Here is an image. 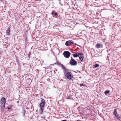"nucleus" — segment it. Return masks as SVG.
I'll list each match as a JSON object with an SVG mask.
<instances>
[{
	"instance_id": "6",
	"label": "nucleus",
	"mask_w": 121,
	"mask_h": 121,
	"mask_svg": "<svg viewBox=\"0 0 121 121\" xmlns=\"http://www.w3.org/2000/svg\"><path fill=\"white\" fill-rule=\"evenodd\" d=\"M66 76L67 78L69 79H71L73 77L72 76L69 72H68L67 73Z\"/></svg>"
},
{
	"instance_id": "26",
	"label": "nucleus",
	"mask_w": 121,
	"mask_h": 121,
	"mask_svg": "<svg viewBox=\"0 0 121 121\" xmlns=\"http://www.w3.org/2000/svg\"><path fill=\"white\" fill-rule=\"evenodd\" d=\"M78 14H79V13H78Z\"/></svg>"
},
{
	"instance_id": "15",
	"label": "nucleus",
	"mask_w": 121,
	"mask_h": 121,
	"mask_svg": "<svg viewBox=\"0 0 121 121\" xmlns=\"http://www.w3.org/2000/svg\"><path fill=\"white\" fill-rule=\"evenodd\" d=\"M80 85L81 87L82 86H85V85L83 83L81 84Z\"/></svg>"
},
{
	"instance_id": "25",
	"label": "nucleus",
	"mask_w": 121,
	"mask_h": 121,
	"mask_svg": "<svg viewBox=\"0 0 121 121\" xmlns=\"http://www.w3.org/2000/svg\"><path fill=\"white\" fill-rule=\"evenodd\" d=\"M77 46H78V45H77ZM79 46V47H80V46Z\"/></svg>"
},
{
	"instance_id": "9",
	"label": "nucleus",
	"mask_w": 121,
	"mask_h": 121,
	"mask_svg": "<svg viewBox=\"0 0 121 121\" xmlns=\"http://www.w3.org/2000/svg\"><path fill=\"white\" fill-rule=\"evenodd\" d=\"M99 66V65L98 64H96L95 65H94L93 66V68H97Z\"/></svg>"
},
{
	"instance_id": "18",
	"label": "nucleus",
	"mask_w": 121,
	"mask_h": 121,
	"mask_svg": "<svg viewBox=\"0 0 121 121\" xmlns=\"http://www.w3.org/2000/svg\"><path fill=\"white\" fill-rule=\"evenodd\" d=\"M54 13L53 12H52V15H53Z\"/></svg>"
},
{
	"instance_id": "22",
	"label": "nucleus",
	"mask_w": 121,
	"mask_h": 121,
	"mask_svg": "<svg viewBox=\"0 0 121 121\" xmlns=\"http://www.w3.org/2000/svg\"><path fill=\"white\" fill-rule=\"evenodd\" d=\"M77 49H78L79 48L78 47H77Z\"/></svg>"
},
{
	"instance_id": "3",
	"label": "nucleus",
	"mask_w": 121,
	"mask_h": 121,
	"mask_svg": "<svg viewBox=\"0 0 121 121\" xmlns=\"http://www.w3.org/2000/svg\"><path fill=\"white\" fill-rule=\"evenodd\" d=\"M63 54L64 56L67 58L69 57L70 55V53L67 51H65L64 52Z\"/></svg>"
},
{
	"instance_id": "5",
	"label": "nucleus",
	"mask_w": 121,
	"mask_h": 121,
	"mask_svg": "<svg viewBox=\"0 0 121 121\" xmlns=\"http://www.w3.org/2000/svg\"><path fill=\"white\" fill-rule=\"evenodd\" d=\"M73 42L72 41H69L66 42L65 44L67 46H69L73 44Z\"/></svg>"
},
{
	"instance_id": "20",
	"label": "nucleus",
	"mask_w": 121,
	"mask_h": 121,
	"mask_svg": "<svg viewBox=\"0 0 121 121\" xmlns=\"http://www.w3.org/2000/svg\"><path fill=\"white\" fill-rule=\"evenodd\" d=\"M73 56L74 57H76V54H74Z\"/></svg>"
},
{
	"instance_id": "27",
	"label": "nucleus",
	"mask_w": 121,
	"mask_h": 121,
	"mask_svg": "<svg viewBox=\"0 0 121 121\" xmlns=\"http://www.w3.org/2000/svg\"><path fill=\"white\" fill-rule=\"evenodd\" d=\"M77 72H78V71H78V70H77Z\"/></svg>"
},
{
	"instance_id": "10",
	"label": "nucleus",
	"mask_w": 121,
	"mask_h": 121,
	"mask_svg": "<svg viewBox=\"0 0 121 121\" xmlns=\"http://www.w3.org/2000/svg\"><path fill=\"white\" fill-rule=\"evenodd\" d=\"M43 108H40V114H43Z\"/></svg>"
},
{
	"instance_id": "17",
	"label": "nucleus",
	"mask_w": 121,
	"mask_h": 121,
	"mask_svg": "<svg viewBox=\"0 0 121 121\" xmlns=\"http://www.w3.org/2000/svg\"><path fill=\"white\" fill-rule=\"evenodd\" d=\"M54 14L55 15H57V13H55Z\"/></svg>"
},
{
	"instance_id": "28",
	"label": "nucleus",
	"mask_w": 121,
	"mask_h": 121,
	"mask_svg": "<svg viewBox=\"0 0 121 121\" xmlns=\"http://www.w3.org/2000/svg\"><path fill=\"white\" fill-rule=\"evenodd\" d=\"M76 45H77V44H76V47H77V46H76Z\"/></svg>"
},
{
	"instance_id": "11",
	"label": "nucleus",
	"mask_w": 121,
	"mask_h": 121,
	"mask_svg": "<svg viewBox=\"0 0 121 121\" xmlns=\"http://www.w3.org/2000/svg\"><path fill=\"white\" fill-rule=\"evenodd\" d=\"M96 46L97 48H99L100 47L101 44L99 43L97 44H96Z\"/></svg>"
},
{
	"instance_id": "7",
	"label": "nucleus",
	"mask_w": 121,
	"mask_h": 121,
	"mask_svg": "<svg viewBox=\"0 0 121 121\" xmlns=\"http://www.w3.org/2000/svg\"><path fill=\"white\" fill-rule=\"evenodd\" d=\"M70 64L72 65H76V61L73 59H72L70 62Z\"/></svg>"
},
{
	"instance_id": "8",
	"label": "nucleus",
	"mask_w": 121,
	"mask_h": 121,
	"mask_svg": "<svg viewBox=\"0 0 121 121\" xmlns=\"http://www.w3.org/2000/svg\"><path fill=\"white\" fill-rule=\"evenodd\" d=\"M117 109H114V114L118 118H120V117H119V115L118 114L117 112Z\"/></svg>"
},
{
	"instance_id": "1",
	"label": "nucleus",
	"mask_w": 121,
	"mask_h": 121,
	"mask_svg": "<svg viewBox=\"0 0 121 121\" xmlns=\"http://www.w3.org/2000/svg\"><path fill=\"white\" fill-rule=\"evenodd\" d=\"M84 54L83 53L78 52L76 53V57L78 56L79 58V59L81 61H83V60L84 58Z\"/></svg>"
},
{
	"instance_id": "16",
	"label": "nucleus",
	"mask_w": 121,
	"mask_h": 121,
	"mask_svg": "<svg viewBox=\"0 0 121 121\" xmlns=\"http://www.w3.org/2000/svg\"><path fill=\"white\" fill-rule=\"evenodd\" d=\"M1 111L2 113H3L4 112V108H2V109H1Z\"/></svg>"
},
{
	"instance_id": "23",
	"label": "nucleus",
	"mask_w": 121,
	"mask_h": 121,
	"mask_svg": "<svg viewBox=\"0 0 121 121\" xmlns=\"http://www.w3.org/2000/svg\"><path fill=\"white\" fill-rule=\"evenodd\" d=\"M63 69H64L65 70V68H64L63 67Z\"/></svg>"
},
{
	"instance_id": "21",
	"label": "nucleus",
	"mask_w": 121,
	"mask_h": 121,
	"mask_svg": "<svg viewBox=\"0 0 121 121\" xmlns=\"http://www.w3.org/2000/svg\"><path fill=\"white\" fill-rule=\"evenodd\" d=\"M62 121H67L65 120H62Z\"/></svg>"
},
{
	"instance_id": "4",
	"label": "nucleus",
	"mask_w": 121,
	"mask_h": 121,
	"mask_svg": "<svg viewBox=\"0 0 121 121\" xmlns=\"http://www.w3.org/2000/svg\"><path fill=\"white\" fill-rule=\"evenodd\" d=\"M41 99L42 102L39 104L40 107V108H43L45 104V102L43 100V99Z\"/></svg>"
},
{
	"instance_id": "13",
	"label": "nucleus",
	"mask_w": 121,
	"mask_h": 121,
	"mask_svg": "<svg viewBox=\"0 0 121 121\" xmlns=\"http://www.w3.org/2000/svg\"><path fill=\"white\" fill-rule=\"evenodd\" d=\"M10 30L9 28H8L7 30V35H9V33L10 32L9 31Z\"/></svg>"
},
{
	"instance_id": "24",
	"label": "nucleus",
	"mask_w": 121,
	"mask_h": 121,
	"mask_svg": "<svg viewBox=\"0 0 121 121\" xmlns=\"http://www.w3.org/2000/svg\"><path fill=\"white\" fill-rule=\"evenodd\" d=\"M76 65H77V62H76Z\"/></svg>"
},
{
	"instance_id": "2",
	"label": "nucleus",
	"mask_w": 121,
	"mask_h": 121,
	"mask_svg": "<svg viewBox=\"0 0 121 121\" xmlns=\"http://www.w3.org/2000/svg\"><path fill=\"white\" fill-rule=\"evenodd\" d=\"M6 99L5 98H3L1 99V107L2 108H4L5 107V103Z\"/></svg>"
},
{
	"instance_id": "29",
	"label": "nucleus",
	"mask_w": 121,
	"mask_h": 121,
	"mask_svg": "<svg viewBox=\"0 0 121 121\" xmlns=\"http://www.w3.org/2000/svg\"><path fill=\"white\" fill-rule=\"evenodd\" d=\"M77 24V23H76V25Z\"/></svg>"
},
{
	"instance_id": "12",
	"label": "nucleus",
	"mask_w": 121,
	"mask_h": 121,
	"mask_svg": "<svg viewBox=\"0 0 121 121\" xmlns=\"http://www.w3.org/2000/svg\"><path fill=\"white\" fill-rule=\"evenodd\" d=\"M110 93V91L108 90H107L105 91L104 92V94L105 95H107V94L109 93Z\"/></svg>"
},
{
	"instance_id": "14",
	"label": "nucleus",
	"mask_w": 121,
	"mask_h": 121,
	"mask_svg": "<svg viewBox=\"0 0 121 121\" xmlns=\"http://www.w3.org/2000/svg\"><path fill=\"white\" fill-rule=\"evenodd\" d=\"M25 111L24 110H23V111H22V113H23V116H25Z\"/></svg>"
},
{
	"instance_id": "19",
	"label": "nucleus",
	"mask_w": 121,
	"mask_h": 121,
	"mask_svg": "<svg viewBox=\"0 0 121 121\" xmlns=\"http://www.w3.org/2000/svg\"><path fill=\"white\" fill-rule=\"evenodd\" d=\"M11 108H9V107H8V109H10Z\"/></svg>"
}]
</instances>
